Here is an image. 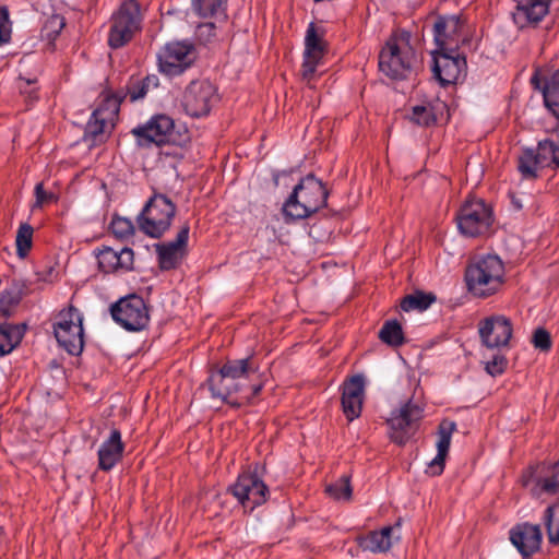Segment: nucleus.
<instances>
[{"instance_id":"nucleus-40","label":"nucleus","mask_w":559,"mask_h":559,"mask_svg":"<svg viewBox=\"0 0 559 559\" xmlns=\"http://www.w3.org/2000/svg\"><path fill=\"white\" fill-rule=\"evenodd\" d=\"M33 227L29 224H21L16 234V251L24 258L32 247Z\"/></svg>"},{"instance_id":"nucleus-22","label":"nucleus","mask_w":559,"mask_h":559,"mask_svg":"<svg viewBox=\"0 0 559 559\" xmlns=\"http://www.w3.org/2000/svg\"><path fill=\"white\" fill-rule=\"evenodd\" d=\"M461 26L459 16H438L433 23L436 50L457 51Z\"/></svg>"},{"instance_id":"nucleus-5","label":"nucleus","mask_w":559,"mask_h":559,"mask_svg":"<svg viewBox=\"0 0 559 559\" xmlns=\"http://www.w3.org/2000/svg\"><path fill=\"white\" fill-rule=\"evenodd\" d=\"M176 204L163 193H154L136 217L141 231L152 238H160L171 226Z\"/></svg>"},{"instance_id":"nucleus-43","label":"nucleus","mask_w":559,"mask_h":559,"mask_svg":"<svg viewBox=\"0 0 559 559\" xmlns=\"http://www.w3.org/2000/svg\"><path fill=\"white\" fill-rule=\"evenodd\" d=\"M532 343L534 347L540 352H549L552 345L550 333L544 328L536 329L532 337Z\"/></svg>"},{"instance_id":"nucleus-42","label":"nucleus","mask_w":559,"mask_h":559,"mask_svg":"<svg viewBox=\"0 0 559 559\" xmlns=\"http://www.w3.org/2000/svg\"><path fill=\"white\" fill-rule=\"evenodd\" d=\"M22 299V292L19 287L12 286L8 289H5L0 295V302L3 306V308H7L8 313L11 316L12 308L16 306L20 300Z\"/></svg>"},{"instance_id":"nucleus-7","label":"nucleus","mask_w":559,"mask_h":559,"mask_svg":"<svg viewBox=\"0 0 559 559\" xmlns=\"http://www.w3.org/2000/svg\"><path fill=\"white\" fill-rule=\"evenodd\" d=\"M83 318L80 311L69 306L62 309L53 323V333L60 347L70 355H80L84 347Z\"/></svg>"},{"instance_id":"nucleus-12","label":"nucleus","mask_w":559,"mask_h":559,"mask_svg":"<svg viewBox=\"0 0 559 559\" xmlns=\"http://www.w3.org/2000/svg\"><path fill=\"white\" fill-rule=\"evenodd\" d=\"M457 227L466 237L487 233L492 223L491 209L483 200L466 201L456 215Z\"/></svg>"},{"instance_id":"nucleus-25","label":"nucleus","mask_w":559,"mask_h":559,"mask_svg":"<svg viewBox=\"0 0 559 559\" xmlns=\"http://www.w3.org/2000/svg\"><path fill=\"white\" fill-rule=\"evenodd\" d=\"M365 381L360 374L353 376L343 385L342 408L346 418L352 421L360 416L362 407Z\"/></svg>"},{"instance_id":"nucleus-19","label":"nucleus","mask_w":559,"mask_h":559,"mask_svg":"<svg viewBox=\"0 0 559 559\" xmlns=\"http://www.w3.org/2000/svg\"><path fill=\"white\" fill-rule=\"evenodd\" d=\"M432 55V73L433 78L442 86L455 84L463 69L466 67V60L461 57L457 51L433 50Z\"/></svg>"},{"instance_id":"nucleus-39","label":"nucleus","mask_w":559,"mask_h":559,"mask_svg":"<svg viewBox=\"0 0 559 559\" xmlns=\"http://www.w3.org/2000/svg\"><path fill=\"white\" fill-rule=\"evenodd\" d=\"M64 26V17L59 14H52L46 19L41 27V37L52 41L59 36Z\"/></svg>"},{"instance_id":"nucleus-31","label":"nucleus","mask_w":559,"mask_h":559,"mask_svg":"<svg viewBox=\"0 0 559 559\" xmlns=\"http://www.w3.org/2000/svg\"><path fill=\"white\" fill-rule=\"evenodd\" d=\"M325 31L317 27L314 23H310L305 37V52L307 58L322 59L326 51V43L324 41Z\"/></svg>"},{"instance_id":"nucleus-24","label":"nucleus","mask_w":559,"mask_h":559,"mask_svg":"<svg viewBox=\"0 0 559 559\" xmlns=\"http://www.w3.org/2000/svg\"><path fill=\"white\" fill-rule=\"evenodd\" d=\"M124 448L120 430L112 429L97 451L98 469L103 472L111 471L122 460Z\"/></svg>"},{"instance_id":"nucleus-26","label":"nucleus","mask_w":559,"mask_h":559,"mask_svg":"<svg viewBox=\"0 0 559 559\" xmlns=\"http://www.w3.org/2000/svg\"><path fill=\"white\" fill-rule=\"evenodd\" d=\"M551 0H521L513 13V20L520 28L536 26L549 12Z\"/></svg>"},{"instance_id":"nucleus-37","label":"nucleus","mask_w":559,"mask_h":559,"mask_svg":"<svg viewBox=\"0 0 559 559\" xmlns=\"http://www.w3.org/2000/svg\"><path fill=\"white\" fill-rule=\"evenodd\" d=\"M326 493L335 500L348 501L352 498L353 489L350 486V476L343 475L336 481L325 488Z\"/></svg>"},{"instance_id":"nucleus-49","label":"nucleus","mask_w":559,"mask_h":559,"mask_svg":"<svg viewBox=\"0 0 559 559\" xmlns=\"http://www.w3.org/2000/svg\"><path fill=\"white\" fill-rule=\"evenodd\" d=\"M513 204H514V206H515L518 210H521V209H522V204H521L519 201L514 200V199H513Z\"/></svg>"},{"instance_id":"nucleus-6","label":"nucleus","mask_w":559,"mask_h":559,"mask_svg":"<svg viewBox=\"0 0 559 559\" xmlns=\"http://www.w3.org/2000/svg\"><path fill=\"white\" fill-rule=\"evenodd\" d=\"M558 141L545 139L535 148H523L518 157V170L525 180H535L544 168H559V129L556 131Z\"/></svg>"},{"instance_id":"nucleus-34","label":"nucleus","mask_w":559,"mask_h":559,"mask_svg":"<svg viewBox=\"0 0 559 559\" xmlns=\"http://www.w3.org/2000/svg\"><path fill=\"white\" fill-rule=\"evenodd\" d=\"M380 341L391 347H400L406 343L401 323L397 320H388L378 333Z\"/></svg>"},{"instance_id":"nucleus-29","label":"nucleus","mask_w":559,"mask_h":559,"mask_svg":"<svg viewBox=\"0 0 559 559\" xmlns=\"http://www.w3.org/2000/svg\"><path fill=\"white\" fill-rule=\"evenodd\" d=\"M447 111V104L437 99L423 105H416L412 108L409 120L419 127H431Z\"/></svg>"},{"instance_id":"nucleus-16","label":"nucleus","mask_w":559,"mask_h":559,"mask_svg":"<svg viewBox=\"0 0 559 559\" xmlns=\"http://www.w3.org/2000/svg\"><path fill=\"white\" fill-rule=\"evenodd\" d=\"M522 480L524 486L532 485L531 490L536 497L559 496V461L531 466L523 474Z\"/></svg>"},{"instance_id":"nucleus-44","label":"nucleus","mask_w":559,"mask_h":559,"mask_svg":"<svg viewBox=\"0 0 559 559\" xmlns=\"http://www.w3.org/2000/svg\"><path fill=\"white\" fill-rule=\"evenodd\" d=\"M508 365V360L503 355H495L491 360L486 364V371L492 376L497 377L504 372Z\"/></svg>"},{"instance_id":"nucleus-27","label":"nucleus","mask_w":559,"mask_h":559,"mask_svg":"<svg viewBox=\"0 0 559 559\" xmlns=\"http://www.w3.org/2000/svg\"><path fill=\"white\" fill-rule=\"evenodd\" d=\"M456 430L453 420L443 419L438 426V441L436 457L428 464L426 473L431 476H439L443 473L445 457L449 453L452 433Z\"/></svg>"},{"instance_id":"nucleus-48","label":"nucleus","mask_w":559,"mask_h":559,"mask_svg":"<svg viewBox=\"0 0 559 559\" xmlns=\"http://www.w3.org/2000/svg\"><path fill=\"white\" fill-rule=\"evenodd\" d=\"M321 59L319 58H307V56L304 55V62L301 66V73L304 79H311L313 73L316 72V68L319 64Z\"/></svg>"},{"instance_id":"nucleus-38","label":"nucleus","mask_w":559,"mask_h":559,"mask_svg":"<svg viewBox=\"0 0 559 559\" xmlns=\"http://www.w3.org/2000/svg\"><path fill=\"white\" fill-rule=\"evenodd\" d=\"M159 80L156 75H147L143 80L132 84L128 88V93L131 100H138L143 98L151 88L157 87Z\"/></svg>"},{"instance_id":"nucleus-36","label":"nucleus","mask_w":559,"mask_h":559,"mask_svg":"<svg viewBox=\"0 0 559 559\" xmlns=\"http://www.w3.org/2000/svg\"><path fill=\"white\" fill-rule=\"evenodd\" d=\"M544 524L550 544H559V503L549 506L544 513Z\"/></svg>"},{"instance_id":"nucleus-23","label":"nucleus","mask_w":559,"mask_h":559,"mask_svg":"<svg viewBox=\"0 0 559 559\" xmlns=\"http://www.w3.org/2000/svg\"><path fill=\"white\" fill-rule=\"evenodd\" d=\"M510 540L522 557L528 559L540 549V527L530 523L519 524L510 531Z\"/></svg>"},{"instance_id":"nucleus-8","label":"nucleus","mask_w":559,"mask_h":559,"mask_svg":"<svg viewBox=\"0 0 559 559\" xmlns=\"http://www.w3.org/2000/svg\"><path fill=\"white\" fill-rule=\"evenodd\" d=\"M265 467L254 464L253 468L241 473L236 483L229 486L228 491L238 500V502L249 510H253L266 502L269 488L261 479L259 471Z\"/></svg>"},{"instance_id":"nucleus-33","label":"nucleus","mask_w":559,"mask_h":559,"mask_svg":"<svg viewBox=\"0 0 559 559\" xmlns=\"http://www.w3.org/2000/svg\"><path fill=\"white\" fill-rule=\"evenodd\" d=\"M227 0H192V9L203 19L226 17Z\"/></svg>"},{"instance_id":"nucleus-17","label":"nucleus","mask_w":559,"mask_h":559,"mask_svg":"<svg viewBox=\"0 0 559 559\" xmlns=\"http://www.w3.org/2000/svg\"><path fill=\"white\" fill-rule=\"evenodd\" d=\"M480 341L487 348H502L509 345L513 333V325L509 318L496 314L483 319L478 323Z\"/></svg>"},{"instance_id":"nucleus-46","label":"nucleus","mask_w":559,"mask_h":559,"mask_svg":"<svg viewBox=\"0 0 559 559\" xmlns=\"http://www.w3.org/2000/svg\"><path fill=\"white\" fill-rule=\"evenodd\" d=\"M11 38V23L7 8H0V44L8 43Z\"/></svg>"},{"instance_id":"nucleus-15","label":"nucleus","mask_w":559,"mask_h":559,"mask_svg":"<svg viewBox=\"0 0 559 559\" xmlns=\"http://www.w3.org/2000/svg\"><path fill=\"white\" fill-rule=\"evenodd\" d=\"M216 100V87L207 80H195L186 87L181 104L189 116L200 118L210 114Z\"/></svg>"},{"instance_id":"nucleus-2","label":"nucleus","mask_w":559,"mask_h":559,"mask_svg":"<svg viewBox=\"0 0 559 559\" xmlns=\"http://www.w3.org/2000/svg\"><path fill=\"white\" fill-rule=\"evenodd\" d=\"M464 281L467 292L474 297H490L506 283L504 263L496 254L475 257L465 269Z\"/></svg>"},{"instance_id":"nucleus-9","label":"nucleus","mask_w":559,"mask_h":559,"mask_svg":"<svg viewBox=\"0 0 559 559\" xmlns=\"http://www.w3.org/2000/svg\"><path fill=\"white\" fill-rule=\"evenodd\" d=\"M141 13L136 0H126L112 16V24L108 36V45L118 49L128 44L135 32L140 29Z\"/></svg>"},{"instance_id":"nucleus-11","label":"nucleus","mask_w":559,"mask_h":559,"mask_svg":"<svg viewBox=\"0 0 559 559\" xmlns=\"http://www.w3.org/2000/svg\"><path fill=\"white\" fill-rule=\"evenodd\" d=\"M112 319L123 329L138 332L145 329L150 321L147 306L138 295L121 298L110 308Z\"/></svg>"},{"instance_id":"nucleus-3","label":"nucleus","mask_w":559,"mask_h":559,"mask_svg":"<svg viewBox=\"0 0 559 559\" xmlns=\"http://www.w3.org/2000/svg\"><path fill=\"white\" fill-rule=\"evenodd\" d=\"M329 190L313 174H308L295 186L283 205L287 222L308 218L326 205Z\"/></svg>"},{"instance_id":"nucleus-20","label":"nucleus","mask_w":559,"mask_h":559,"mask_svg":"<svg viewBox=\"0 0 559 559\" xmlns=\"http://www.w3.org/2000/svg\"><path fill=\"white\" fill-rule=\"evenodd\" d=\"M189 233L190 226L188 223H185L180 227L175 240L155 245L158 265L162 271L175 270L180 265L187 253Z\"/></svg>"},{"instance_id":"nucleus-14","label":"nucleus","mask_w":559,"mask_h":559,"mask_svg":"<svg viewBox=\"0 0 559 559\" xmlns=\"http://www.w3.org/2000/svg\"><path fill=\"white\" fill-rule=\"evenodd\" d=\"M119 106L115 98L106 97L103 104L98 106L88 119L83 140L90 146L104 143L114 127V118L118 115Z\"/></svg>"},{"instance_id":"nucleus-41","label":"nucleus","mask_w":559,"mask_h":559,"mask_svg":"<svg viewBox=\"0 0 559 559\" xmlns=\"http://www.w3.org/2000/svg\"><path fill=\"white\" fill-rule=\"evenodd\" d=\"M110 230L116 238L127 239L134 234L135 227L131 219L114 216L110 223Z\"/></svg>"},{"instance_id":"nucleus-18","label":"nucleus","mask_w":559,"mask_h":559,"mask_svg":"<svg viewBox=\"0 0 559 559\" xmlns=\"http://www.w3.org/2000/svg\"><path fill=\"white\" fill-rule=\"evenodd\" d=\"M174 120L164 114L153 116L144 124L132 129L131 133L136 138L140 146H150L151 144L163 145L169 141L174 130Z\"/></svg>"},{"instance_id":"nucleus-30","label":"nucleus","mask_w":559,"mask_h":559,"mask_svg":"<svg viewBox=\"0 0 559 559\" xmlns=\"http://www.w3.org/2000/svg\"><path fill=\"white\" fill-rule=\"evenodd\" d=\"M392 526H384L380 531L370 532L368 535L359 539V546L364 550H369L371 552H385L392 546Z\"/></svg>"},{"instance_id":"nucleus-32","label":"nucleus","mask_w":559,"mask_h":559,"mask_svg":"<svg viewBox=\"0 0 559 559\" xmlns=\"http://www.w3.org/2000/svg\"><path fill=\"white\" fill-rule=\"evenodd\" d=\"M24 328L0 324V357L11 353L21 342Z\"/></svg>"},{"instance_id":"nucleus-21","label":"nucleus","mask_w":559,"mask_h":559,"mask_svg":"<svg viewBox=\"0 0 559 559\" xmlns=\"http://www.w3.org/2000/svg\"><path fill=\"white\" fill-rule=\"evenodd\" d=\"M98 269L104 274L129 272L133 270L134 252L131 248L124 247L115 250L111 247L103 246L94 251Z\"/></svg>"},{"instance_id":"nucleus-50","label":"nucleus","mask_w":559,"mask_h":559,"mask_svg":"<svg viewBox=\"0 0 559 559\" xmlns=\"http://www.w3.org/2000/svg\"><path fill=\"white\" fill-rule=\"evenodd\" d=\"M29 97L32 99H37L38 96H37L36 92L32 91V92H29Z\"/></svg>"},{"instance_id":"nucleus-1","label":"nucleus","mask_w":559,"mask_h":559,"mask_svg":"<svg viewBox=\"0 0 559 559\" xmlns=\"http://www.w3.org/2000/svg\"><path fill=\"white\" fill-rule=\"evenodd\" d=\"M206 385L213 400L234 408L251 403L263 388L252 357L228 359L222 367L211 369Z\"/></svg>"},{"instance_id":"nucleus-4","label":"nucleus","mask_w":559,"mask_h":559,"mask_svg":"<svg viewBox=\"0 0 559 559\" xmlns=\"http://www.w3.org/2000/svg\"><path fill=\"white\" fill-rule=\"evenodd\" d=\"M411 34L393 33L379 53V70L392 80L408 79L415 71L417 56L411 46Z\"/></svg>"},{"instance_id":"nucleus-10","label":"nucleus","mask_w":559,"mask_h":559,"mask_svg":"<svg viewBox=\"0 0 559 559\" xmlns=\"http://www.w3.org/2000/svg\"><path fill=\"white\" fill-rule=\"evenodd\" d=\"M195 57L192 43L171 41L166 44L157 55L158 69L169 78L177 76L193 64Z\"/></svg>"},{"instance_id":"nucleus-28","label":"nucleus","mask_w":559,"mask_h":559,"mask_svg":"<svg viewBox=\"0 0 559 559\" xmlns=\"http://www.w3.org/2000/svg\"><path fill=\"white\" fill-rule=\"evenodd\" d=\"M531 84L534 90L543 93L545 106L559 119V70L545 80L535 72L531 78Z\"/></svg>"},{"instance_id":"nucleus-45","label":"nucleus","mask_w":559,"mask_h":559,"mask_svg":"<svg viewBox=\"0 0 559 559\" xmlns=\"http://www.w3.org/2000/svg\"><path fill=\"white\" fill-rule=\"evenodd\" d=\"M35 198L36 200L33 205V210L40 209L43 205L55 202L57 200L53 193L45 191L43 182L36 185Z\"/></svg>"},{"instance_id":"nucleus-35","label":"nucleus","mask_w":559,"mask_h":559,"mask_svg":"<svg viewBox=\"0 0 559 559\" xmlns=\"http://www.w3.org/2000/svg\"><path fill=\"white\" fill-rule=\"evenodd\" d=\"M436 301V295L432 293H425L416 290L413 294L406 295L401 301V309L409 312L413 310L425 311Z\"/></svg>"},{"instance_id":"nucleus-47","label":"nucleus","mask_w":559,"mask_h":559,"mask_svg":"<svg viewBox=\"0 0 559 559\" xmlns=\"http://www.w3.org/2000/svg\"><path fill=\"white\" fill-rule=\"evenodd\" d=\"M216 26L213 22L201 23L197 27V36L203 43H210L215 37Z\"/></svg>"},{"instance_id":"nucleus-13","label":"nucleus","mask_w":559,"mask_h":559,"mask_svg":"<svg viewBox=\"0 0 559 559\" xmlns=\"http://www.w3.org/2000/svg\"><path fill=\"white\" fill-rule=\"evenodd\" d=\"M423 416L424 408L408 400L399 409L392 412L386 420L390 427V439L399 445H404L416 431Z\"/></svg>"}]
</instances>
